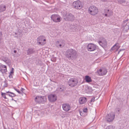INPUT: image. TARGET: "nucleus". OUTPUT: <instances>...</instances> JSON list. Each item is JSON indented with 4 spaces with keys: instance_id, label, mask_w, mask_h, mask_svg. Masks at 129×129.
<instances>
[{
    "instance_id": "1",
    "label": "nucleus",
    "mask_w": 129,
    "mask_h": 129,
    "mask_svg": "<svg viewBox=\"0 0 129 129\" xmlns=\"http://www.w3.org/2000/svg\"><path fill=\"white\" fill-rule=\"evenodd\" d=\"M77 54L76 51L72 49H68L66 52V56L69 59H74L76 57Z\"/></svg>"
},
{
    "instance_id": "2",
    "label": "nucleus",
    "mask_w": 129,
    "mask_h": 129,
    "mask_svg": "<svg viewBox=\"0 0 129 129\" xmlns=\"http://www.w3.org/2000/svg\"><path fill=\"white\" fill-rule=\"evenodd\" d=\"M63 18L65 21H72L74 20L75 17L72 14L66 12L63 14Z\"/></svg>"
},
{
    "instance_id": "3",
    "label": "nucleus",
    "mask_w": 129,
    "mask_h": 129,
    "mask_svg": "<svg viewBox=\"0 0 129 129\" xmlns=\"http://www.w3.org/2000/svg\"><path fill=\"white\" fill-rule=\"evenodd\" d=\"M89 13L91 15H95L98 12V9L97 8L94 6L90 7L88 8Z\"/></svg>"
},
{
    "instance_id": "4",
    "label": "nucleus",
    "mask_w": 129,
    "mask_h": 129,
    "mask_svg": "<svg viewBox=\"0 0 129 129\" xmlns=\"http://www.w3.org/2000/svg\"><path fill=\"white\" fill-rule=\"evenodd\" d=\"M78 80L75 78H73L70 79L68 81V85L72 87L76 86L78 84Z\"/></svg>"
},
{
    "instance_id": "5",
    "label": "nucleus",
    "mask_w": 129,
    "mask_h": 129,
    "mask_svg": "<svg viewBox=\"0 0 129 129\" xmlns=\"http://www.w3.org/2000/svg\"><path fill=\"white\" fill-rule=\"evenodd\" d=\"M46 100V97L44 96H37L35 99V101L39 103H44Z\"/></svg>"
},
{
    "instance_id": "6",
    "label": "nucleus",
    "mask_w": 129,
    "mask_h": 129,
    "mask_svg": "<svg viewBox=\"0 0 129 129\" xmlns=\"http://www.w3.org/2000/svg\"><path fill=\"white\" fill-rule=\"evenodd\" d=\"M115 116V114L113 112H111L107 114L106 116V119L108 122H111L114 120Z\"/></svg>"
},
{
    "instance_id": "7",
    "label": "nucleus",
    "mask_w": 129,
    "mask_h": 129,
    "mask_svg": "<svg viewBox=\"0 0 129 129\" xmlns=\"http://www.w3.org/2000/svg\"><path fill=\"white\" fill-rule=\"evenodd\" d=\"M73 6L76 9H80L82 8V2L78 0L74 1L73 3Z\"/></svg>"
},
{
    "instance_id": "8",
    "label": "nucleus",
    "mask_w": 129,
    "mask_h": 129,
    "mask_svg": "<svg viewBox=\"0 0 129 129\" xmlns=\"http://www.w3.org/2000/svg\"><path fill=\"white\" fill-rule=\"evenodd\" d=\"M51 18L53 21L56 22H60L61 20V17L58 15H52L51 17Z\"/></svg>"
},
{
    "instance_id": "9",
    "label": "nucleus",
    "mask_w": 129,
    "mask_h": 129,
    "mask_svg": "<svg viewBox=\"0 0 129 129\" xmlns=\"http://www.w3.org/2000/svg\"><path fill=\"white\" fill-rule=\"evenodd\" d=\"M46 39L45 37L43 36H39L37 38V42L39 44V45H43L45 43L44 42L46 41Z\"/></svg>"
},
{
    "instance_id": "10",
    "label": "nucleus",
    "mask_w": 129,
    "mask_h": 129,
    "mask_svg": "<svg viewBox=\"0 0 129 129\" xmlns=\"http://www.w3.org/2000/svg\"><path fill=\"white\" fill-rule=\"evenodd\" d=\"M123 25L125 30H128L129 29V19H127L125 20L123 22Z\"/></svg>"
},
{
    "instance_id": "11",
    "label": "nucleus",
    "mask_w": 129,
    "mask_h": 129,
    "mask_svg": "<svg viewBox=\"0 0 129 129\" xmlns=\"http://www.w3.org/2000/svg\"><path fill=\"white\" fill-rule=\"evenodd\" d=\"M96 45L92 43L88 44L87 47L88 50L90 51L95 50L96 49Z\"/></svg>"
},
{
    "instance_id": "12",
    "label": "nucleus",
    "mask_w": 129,
    "mask_h": 129,
    "mask_svg": "<svg viewBox=\"0 0 129 129\" xmlns=\"http://www.w3.org/2000/svg\"><path fill=\"white\" fill-rule=\"evenodd\" d=\"M57 96L55 94H50L48 95V98L49 101L52 102H54L57 100Z\"/></svg>"
},
{
    "instance_id": "13",
    "label": "nucleus",
    "mask_w": 129,
    "mask_h": 129,
    "mask_svg": "<svg viewBox=\"0 0 129 129\" xmlns=\"http://www.w3.org/2000/svg\"><path fill=\"white\" fill-rule=\"evenodd\" d=\"M103 11L104 12H103V11H102V13L103 15H105L106 16L109 17L112 14L111 11L110 10L106 9H104Z\"/></svg>"
},
{
    "instance_id": "14",
    "label": "nucleus",
    "mask_w": 129,
    "mask_h": 129,
    "mask_svg": "<svg viewBox=\"0 0 129 129\" xmlns=\"http://www.w3.org/2000/svg\"><path fill=\"white\" fill-rule=\"evenodd\" d=\"M97 72L99 75L103 76L106 74L107 71L106 69L103 68L98 70Z\"/></svg>"
},
{
    "instance_id": "15",
    "label": "nucleus",
    "mask_w": 129,
    "mask_h": 129,
    "mask_svg": "<svg viewBox=\"0 0 129 129\" xmlns=\"http://www.w3.org/2000/svg\"><path fill=\"white\" fill-rule=\"evenodd\" d=\"M63 110L66 111H68L70 110L71 107L70 105L68 104H63L62 105Z\"/></svg>"
},
{
    "instance_id": "16",
    "label": "nucleus",
    "mask_w": 129,
    "mask_h": 129,
    "mask_svg": "<svg viewBox=\"0 0 129 129\" xmlns=\"http://www.w3.org/2000/svg\"><path fill=\"white\" fill-rule=\"evenodd\" d=\"M0 71L3 74L5 73L7 71V67L6 66L1 65L0 66Z\"/></svg>"
},
{
    "instance_id": "17",
    "label": "nucleus",
    "mask_w": 129,
    "mask_h": 129,
    "mask_svg": "<svg viewBox=\"0 0 129 129\" xmlns=\"http://www.w3.org/2000/svg\"><path fill=\"white\" fill-rule=\"evenodd\" d=\"M79 100V103L81 104L85 103L87 101L86 98L84 97H80Z\"/></svg>"
},
{
    "instance_id": "18",
    "label": "nucleus",
    "mask_w": 129,
    "mask_h": 129,
    "mask_svg": "<svg viewBox=\"0 0 129 129\" xmlns=\"http://www.w3.org/2000/svg\"><path fill=\"white\" fill-rule=\"evenodd\" d=\"M56 45L57 47L62 48L64 46L65 44L63 42H61L57 41L56 42Z\"/></svg>"
},
{
    "instance_id": "19",
    "label": "nucleus",
    "mask_w": 129,
    "mask_h": 129,
    "mask_svg": "<svg viewBox=\"0 0 129 129\" xmlns=\"http://www.w3.org/2000/svg\"><path fill=\"white\" fill-rule=\"evenodd\" d=\"M35 52L34 49L33 48H28L27 51V55H29Z\"/></svg>"
},
{
    "instance_id": "20",
    "label": "nucleus",
    "mask_w": 129,
    "mask_h": 129,
    "mask_svg": "<svg viewBox=\"0 0 129 129\" xmlns=\"http://www.w3.org/2000/svg\"><path fill=\"white\" fill-rule=\"evenodd\" d=\"M6 9V7L5 5H0V12L5 11Z\"/></svg>"
},
{
    "instance_id": "21",
    "label": "nucleus",
    "mask_w": 129,
    "mask_h": 129,
    "mask_svg": "<svg viewBox=\"0 0 129 129\" xmlns=\"http://www.w3.org/2000/svg\"><path fill=\"white\" fill-rule=\"evenodd\" d=\"M6 94L12 97H14L16 96V94L13 92H10L9 91H7L6 92Z\"/></svg>"
},
{
    "instance_id": "22",
    "label": "nucleus",
    "mask_w": 129,
    "mask_h": 129,
    "mask_svg": "<svg viewBox=\"0 0 129 129\" xmlns=\"http://www.w3.org/2000/svg\"><path fill=\"white\" fill-rule=\"evenodd\" d=\"M103 41H100L99 42V43L101 46H103L104 45H106L107 44V42L105 39L103 38Z\"/></svg>"
},
{
    "instance_id": "23",
    "label": "nucleus",
    "mask_w": 129,
    "mask_h": 129,
    "mask_svg": "<svg viewBox=\"0 0 129 129\" xmlns=\"http://www.w3.org/2000/svg\"><path fill=\"white\" fill-rule=\"evenodd\" d=\"M85 80L88 83L92 81V80L88 76H86L85 77Z\"/></svg>"
},
{
    "instance_id": "24",
    "label": "nucleus",
    "mask_w": 129,
    "mask_h": 129,
    "mask_svg": "<svg viewBox=\"0 0 129 129\" xmlns=\"http://www.w3.org/2000/svg\"><path fill=\"white\" fill-rule=\"evenodd\" d=\"M80 114L81 116L85 117L87 115V114L83 111H79Z\"/></svg>"
},
{
    "instance_id": "25",
    "label": "nucleus",
    "mask_w": 129,
    "mask_h": 129,
    "mask_svg": "<svg viewBox=\"0 0 129 129\" xmlns=\"http://www.w3.org/2000/svg\"><path fill=\"white\" fill-rule=\"evenodd\" d=\"M65 88L63 86L58 88V90L60 91H62L65 90Z\"/></svg>"
},
{
    "instance_id": "26",
    "label": "nucleus",
    "mask_w": 129,
    "mask_h": 129,
    "mask_svg": "<svg viewBox=\"0 0 129 129\" xmlns=\"http://www.w3.org/2000/svg\"><path fill=\"white\" fill-rule=\"evenodd\" d=\"M126 0H118V2L120 4H122L126 3Z\"/></svg>"
},
{
    "instance_id": "27",
    "label": "nucleus",
    "mask_w": 129,
    "mask_h": 129,
    "mask_svg": "<svg viewBox=\"0 0 129 129\" xmlns=\"http://www.w3.org/2000/svg\"><path fill=\"white\" fill-rule=\"evenodd\" d=\"M9 59V58L8 57H7L5 56L3 57L2 59V60L3 61H4L6 62L7 61H8V59Z\"/></svg>"
},
{
    "instance_id": "28",
    "label": "nucleus",
    "mask_w": 129,
    "mask_h": 129,
    "mask_svg": "<svg viewBox=\"0 0 129 129\" xmlns=\"http://www.w3.org/2000/svg\"><path fill=\"white\" fill-rule=\"evenodd\" d=\"M6 94V93H5L1 92V95L5 99H7L5 96Z\"/></svg>"
},
{
    "instance_id": "29",
    "label": "nucleus",
    "mask_w": 129,
    "mask_h": 129,
    "mask_svg": "<svg viewBox=\"0 0 129 129\" xmlns=\"http://www.w3.org/2000/svg\"><path fill=\"white\" fill-rule=\"evenodd\" d=\"M6 62L7 64L9 65V66L11 64V63L9 59H8V61H7Z\"/></svg>"
},
{
    "instance_id": "30",
    "label": "nucleus",
    "mask_w": 129,
    "mask_h": 129,
    "mask_svg": "<svg viewBox=\"0 0 129 129\" xmlns=\"http://www.w3.org/2000/svg\"><path fill=\"white\" fill-rule=\"evenodd\" d=\"M117 44H116L114 46L111 48V50H113L115 49V47H117L116 45Z\"/></svg>"
},
{
    "instance_id": "31",
    "label": "nucleus",
    "mask_w": 129,
    "mask_h": 129,
    "mask_svg": "<svg viewBox=\"0 0 129 129\" xmlns=\"http://www.w3.org/2000/svg\"><path fill=\"white\" fill-rule=\"evenodd\" d=\"M87 108H84L83 109V112L85 113H87Z\"/></svg>"
},
{
    "instance_id": "32",
    "label": "nucleus",
    "mask_w": 129,
    "mask_h": 129,
    "mask_svg": "<svg viewBox=\"0 0 129 129\" xmlns=\"http://www.w3.org/2000/svg\"><path fill=\"white\" fill-rule=\"evenodd\" d=\"M56 59L55 58H52L51 59V60L54 62H55L56 61Z\"/></svg>"
},
{
    "instance_id": "33",
    "label": "nucleus",
    "mask_w": 129,
    "mask_h": 129,
    "mask_svg": "<svg viewBox=\"0 0 129 129\" xmlns=\"http://www.w3.org/2000/svg\"><path fill=\"white\" fill-rule=\"evenodd\" d=\"M120 110V108H117L115 109L116 111L117 112H119Z\"/></svg>"
},
{
    "instance_id": "34",
    "label": "nucleus",
    "mask_w": 129,
    "mask_h": 129,
    "mask_svg": "<svg viewBox=\"0 0 129 129\" xmlns=\"http://www.w3.org/2000/svg\"><path fill=\"white\" fill-rule=\"evenodd\" d=\"M15 90L17 91V92L21 94V92L18 89H17L14 88Z\"/></svg>"
},
{
    "instance_id": "35",
    "label": "nucleus",
    "mask_w": 129,
    "mask_h": 129,
    "mask_svg": "<svg viewBox=\"0 0 129 129\" xmlns=\"http://www.w3.org/2000/svg\"><path fill=\"white\" fill-rule=\"evenodd\" d=\"M14 69L13 68H12V70H11V71L10 72V74H13L14 73L13 71L14 70Z\"/></svg>"
},
{
    "instance_id": "36",
    "label": "nucleus",
    "mask_w": 129,
    "mask_h": 129,
    "mask_svg": "<svg viewBox=\"0 0 129 129\" xmlns=\"http://www.w3.org/2000/svg\"><path fill=\"white\" fill-rule=\"evenodd\" d=\"M10 74H10L9 75V77L10 78H13V76H12V75L11 74Z\"/></svg>"
},
{
    "instance_id": "37",
    "label": "nucleus",
    "mask_w": 129,
    "mask_h": 129,
    "mask_svg": "<svg viewBox=\"0 0 129 129\" xmlns=\"http://www.w3.org/2000/svg\"><path fill=\"white\" fill-rule=\"evenodd\" d=\"M7 83L6 82H5V84L4 85V87H7Z\"/></svg>"
},
{
    "instance_id": "38",
    "label": "nucleus",
    "mask_w": 129,
    "mask_h": 129,
    "mask_svg": "<svg viewBox=\"0 0 129 129\" xmlns=\"http://www.w3.org/2000/svg\"><path fill=\"white\" fill-rule=\"evenodd\" d=\"M24 89H23V88H21V90L22 91V92L23 93H24Z\"/></svg>"
},
{
    "instance_id": "39",
    "label": "nucleus",
    "mask_w": 129,
    "mask_h": 129,
    "mask_svg": "<svg viewBox=\"0 0 129 129\" xmlns=\"http://www.w3.org/2000/svg\"><path fill=\"white\" fill-rule=\"evenodd\" d=\"M124 50V49H120V50H119V51L118 52V53L119 54V52H120V51H121L122 50Z\"/></svg>"
},
{
    "instance_id": "40",
    "label": "nucleus",
    "mask_w": 129,
    "mask_h": 129,
    "mask_svg": "<svg viewBox=\"0 0 129 129\" xmlns=\"http://www.w3.org/2000/svg\"><path fill=\"white\" fill-rule=\"evenodd\" d=\"M89 87H87L86 88V89L87 90H88V92H89Z\"/></svg>"
},
{
    "instance_id": "41",
    "label": "nucleus",
    "mask_w": 129,
    "mask_h": 129,
    "mask_svg": "<svg viewBox=\"0 0 129 129\" xmlns=\"http://www.w3.org/2000/svg\"><path fill=\"white\" fill-rule=\"evenodd\" d=\"M0 33H1V35L0 36V37H2V35H3L2 32H1Z\"/></svg>"
},
{
    "instance_id": "42",
    "label": "nucleus",
    "mask_w": 129,
    "mask_h": 129,
    "mask_svg": "<svg viewBox=\"0 0 129 129\" xmlns=\"http://www.w3.org/2000/svg\"><path fill=\"white\" fill-rule=\"evenodd\" d=\"M94 101V99H93V98H92V99L91 100V102H92V101Z\"/></svg>"
},
{
    "instance_id": "43",
    "label": "nucleus",
    "mask_w": 129,
    "mask_h": 129,
    "mask_svg": "<svg viewBox=\"0 0 129 129\" xmlns=\"http://www.w3.org/2000/svg\"><path fill=\"white\" fill-rule=\"evenodd\" d=\"M101 1L103 2H105L107 1V0H101Z\"/></svg>"
},
{
    "instance_id": "44",
    "label": "nucleus",
    "mask_w": 129,
    "mask_h": 129,
    "mask_svg": "<svg viewBox=\"0 0 129 129\" xmlns=\"http://www.w3.org/2000/svg\"><path fill=\"white\" fill-rule=\"evenodd\" d=\"M14 53H16L17 52V51L16 50H14Z\"/></svg>"
},
{
    "instance_id": "45",
    "label": "nucleus",
    "mask_w": 129,
    "mask_h": 129,
    "mask_svg": "<svg viewBox=\"0 0 129 129\" xmlns=\"http://www.w3.org/2000/svg\"><path fill=\"white\" fill-rule=\"evenodd\" d=\"M12 100H13V101H16L15 100H14L13 98H12Z\"/></svg>"
},
{
    "instance_id": "46",
    "label": "nucleus",
    "mask_w": 129,
    "mask_h": 129,
    "mask_svg": "<svg viewBox=\"0 0 129 129\" xmlns=\"http://www.w3.org/2000/svg\"><path fill=\"white\" fill-rule=\"evenodd\" d=\"M15 34L16 35H17V33H15Z\"/></svg>"
},
{
    "instance_id": "47",
    "label": "nucleus",
    "mask_w": 129,
    "mask_h": 129,
    "mask_svg": "<svg viewBox=\"0 0 129 129\" xmlns=\"http://www.w3.org/2000/svg\"><path fill=\"white\" fill-rule=\"evenodd\" d=\"M17 37V36H16L15 37Z\"/></svg>"
}]
</instances>
